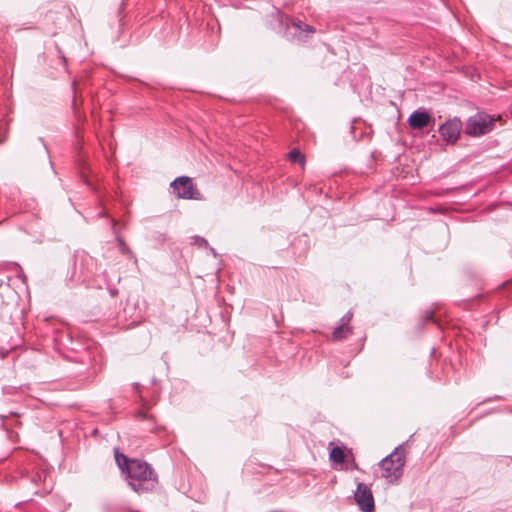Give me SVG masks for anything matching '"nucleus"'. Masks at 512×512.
<instances>
[{
  "mask_svg": "<svg viewBox=\"0 0 512 512\" xmlns=\"http://www.w3.org/2000/svg\"><path fill=\"white\" fill-rule=\"evenodd\" d=\"M494 118L486 113H477L468 118L465 133L469 136H481L492 131Z\"/></svg>",
  "mask_w": 512,
  "mask_h": 512,
  "instance_id": "obj_3",
  "label": "nucleus"
},
{
  "mask_svg": "<svg viewBox=\"0 0 512 512\" xmlns=\"http://www.w3.org/2000/svg\"><path fill=\"white\" fill-rule=\"evenodd\" d=\"M125 476L129 486L138 494L151 491L157 483V475L148 463L131 460L127 465Z\"/></svg>",
  "mask_w": 512,
  "mask_h": 512,
  "instance_id": "obj_1",
  "label": "nucleus"
},
{
  "mask_svg": "<svg viewBox=\"0 0 512 512\" xmlns=\"http://www.w3.org/2000/svg\"><path fill=\"white\" fill-rule=\"evenodd\" d=\"M117 243H118L120 251L123 254H128L130 252L128 246L126 245V243L124 242V240L121 237H117Z\"/></svg>",
  "mask_w": 512,
  "mask_h": 512,
  "instance_id": "obj_12",
  "label": "nucleus"
},
{
  "mask_svg": "<svg viewBox=\"0 0 512 512\" xmlns=\"http://www.w3.org/2000/svg\"><path fill=\"white\" fill-rule=\"evenodd\" d=\"M209 250H210V252L213 254V256H214V257H216V256H217V253H216V251L214 250V248L209 247Z\"/></svg>",
  "mask_w": 512,
  "mask_h": 512,
  "instance_id": "obj_15",
  "label": "nucleus"
},
{
  "mask_svg": "<svg viewBox=\"0 0 512 512\" xmlns=\"http://www.w3.org/2000/svg\"><path fill=\"white\" fill-rule=\"evenodd\" d=\"M354 499L362 512H372L375 508L372 491L368 485L362 482L357 484Z\"/></svg>",
  "mask_w": 512,
  "mask_h": 512,
  "instance_id": "obj_5",
  "label": "nucleus"
},
{
  "mask_svg": "<svg viewBox=\"0 0 512 512\" xmlns=\"http://www.w3.org/2000/svg\"><path fill=\"white\" fill-rule=\"evenodd\" d=\"M196 243L200 246V247H205L207 248L208 247V242L206 239L204 238H201V237H197L196 238Z\"/></svg>",
  "mask_w": 512,
  "mask_h": 512,
  "instance_id": "obj_13",
  "label": "nucleus"
},
{
  "mask_svg": "<svg viewBox=\"0 0 512 512\" xmlns=\"http://www.w3.org/2000/svg\"><path fill=\"white\" fill-rule=\"evenodd\" d=\"M173 192L178 198L181 199H194L201 200L202 195L193 183L192 179L188 176H180L174 179L171 184Z\"/></svg>",
  "mask_w": 512,
  "mask_h": 512,
  "instance_id": "obj_4",
  "label": "nucleus"
},
{
  "mask_svg": "<svg viewBox=\"0 0 512 512\" xmlns=\"http://www.w3.org/2000/svg\"><path fill=\"white\" fill-rule=\"evenodd\" d=\"M431 116L425 110H415L408 118V123L413 129H422L429 125Z\"/></svg>",
  "mask_w": 512,
  "mask_h": 512,
  "instance_id": "obj_8",
  "label": "nucleus"
},
{
  "mask_svg": "<svg viewBox=\"0 0 512 512\" xmlns=\"http://www.w3.org/2000/svg\"><path fill=\"white\" fill-rule=\"evenodd\" d=\"M297 27L301 28L304 31L314 32V29L311 26L306 25V24L303 25V28L300 24H297Z\"/></svg>",
  "mask_w": 512,
  "mask_h": 512,
  "instance_id": "obj_14",
  "label": "nucleus"
},
{
  "mask_svg": "<svg viewBox=\"0 0 512 512\" xmlns=\"http://www.w3.org/2000/svg\"><path fill=\"white\" fill-rule=\"evenodd\" d=\"M288 156L291 161L298 162L302 167L305 165V156L299 150L292 149Z\"/></svg>",
  "mask_w": 512,
  "mask_h": 512,
  "instance_id": "obj_11",
  "label": "nucleus"
},
{
  "mask_svg": "<svg viewBox=\"0 0 512 512\" xmlns=\"http://www.w3.org/2000/svg\"><path fill=\"white\" fill-rule=\"evenodd\" d=\"M330 460L342 464L344 462L345 454L342 448L336 446L333 447L330 451Z\"/></svg>",
  "mask_w": 512,
  "mask_h": 512,
  "instance_id": "obj_9",
  "label": "nucleus"
},
{
  "mask_svg": "<svg viewBox=\"0 0 512 512\" xmlns=\"http://www.w3.org/2000/svg\"><path fill=\"white\" fill-rule=\"evenodd\" d=\"M461 130L462 122L457 117L447 120L439 127L442 139L448 144H454L458 140Z\"/></svg>",
  "mask_w": 512,
  "mask_h": 512,
  "instance_id": "obj_6",
  "label": "nucleus"
},
{
  "mask_svg": "<svg viewBox=\"0 0 512 512\" xmlns=\"http://www.w3.org/2000/svg\"><path fill=\"white\" fill-rule=\"evenodd\" d=\"M115 460L118 467L122 470L123 473H125L126 467L130 464L132 459L127 458L124 454L120 453L118 450H115Z\"/></svg>",
  "mask_w": 512,
  "mask_h": 512,
  "instance_id": "obj_10",
  "label": "nucleus"
},
{
  "mask_svg": "<svg viewBox=\"0 0 512 512\" xmlns=\"http://www.w3.org/2000/svg\"><path fill=\"white\" fill-rule=\"evenodd\" d=\"M353 314L351 311H348L339 321V325L334 328L332 333V338L334 341H340L347 338L352 334V328L349 326L350 321L352 320Z\"/></svg>",
  "mask_w": 512,
  "mask_h": 512,
  "instance_id": "obj_7",
  "label": "nucleus"
},
{
  "mask_svg": "<svg viewBox=\"0 0 512 512\" xmlns=\"http://www.w3.org/2000/svg\"><path fill=\"white\" fill-rule=\"evenodd\" d=\"M379 464L382 470V477L391 483L396 482L403 474V467L405 465L404 450L401 446L396 447Z\"/></svg>",
  "mask_w": 512,
  "mask_h": 512,
  "instance_id": "obj_2",
  "label": "nucleus"
}]
</instances>
